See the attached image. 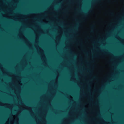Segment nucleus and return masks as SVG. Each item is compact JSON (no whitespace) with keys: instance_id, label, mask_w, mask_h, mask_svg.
<instances>
[{"instance_id":"1","label":"nucleus","mask_w":124,"mask_h":124,"mask_svg":"<svg viewBox=\"0 0 124 124\" xmlns=\"http://www.w3.org/2000/svg\"><path fill=\"white\" fill-rule=\"evenodd\" d=\"M98 55L97 54H95L94 55H92L91 56L93 57H96L98 56Z\"/></svg>"},{"instance_id":"2","label":"nucleus","mask_w":124,"mask_h":124,"mask_svg":"<svg viewBox=\"0 0 124 124\" xmlns=\"http://www.w3.org/2000/svg\"><path fill=\"white\" fill-rule=\"evenodd\" d=\"M94 27V25H92L91 26V29L92 30H91L92 31H93Z\"/></svg>"},{"instance_id":"3","label":"nucleus","mask_w":124,"mask_h":124,"mask_svg":"<svg viewBox=\"0 0 124 124\" xmlns=\"http://www.w3.org/2000/svg\"><path fill=\"white\" fill-rule=\"evenodd\" d=\"M85 54L87 56L88 55V53L86 52H85Z\"/></svg>"},{"instance_id":"4","label":"nucleus","mask_w":124,"mask_h":124,"mask_svg":"<svg viewBox=\"0 0 124 124\" xmlns=\"http://www.w3.org/2000/svg\"><path fill=\"white\" fill-rule=\"evenodd\" d=\"M105 54H109V55L110 54L108 52H106L105 53Z\"/></svg>"},{"instance_id":"5","label":"nucleus","mask_w":124,"mask_h":124,"mask_svg":"<svg viewBox=\"0 0 124 124\" xmlns=\"http://www.w3.org/2000/svg\"><path fill=\"white\" fill-rule=\"evenodd\" d=\"M85 15H86V14H86V13H85Z\"/></svg>"}]
</instances>
